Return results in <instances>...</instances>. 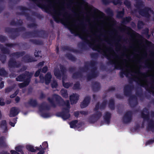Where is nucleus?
<instances>
[{
    "instance_id": "obj_1",
    "label": "nucleus",
    "mask_w": 154,
    "mask_h": 154,
    "mask_svg": "<svg viewBox=\"0 0 154 154\" xmlns=\"http://www.w3.org/2000/svg\"><path fill=\"white\" fill-rule=\"evenodd\" d=\"M73 10L77 18H94V19H106L104 14L94 8H89L87 4L83 2L79 3Z\"/></svg>"
},
{
    "instance_id": "obj_2",
    "label": "nucleus",
    "mask_w": 154,
    "mask_h": 154,
    "mask_svg": "<svg viewBox=\"0 0 154 154\" xmlns=\"http://www.w3.org/2000/svg\"><path fill=\"white\" fill-rule=\"evenodd\" d=\"M95 20V21H103V20H50V23L52 24L53 23V21H55L57 23H60L63 25L67 29L69 30L70 32L72 34H74L75 36H79V37L82 40H84L83 42L81 43L79 45L81 48L85 50H87V47L85 45L86 44L88 45L89 46L91 47L94 46L83 35L76 33V31L74 27V25L72 24L69 20Z\"/></svg>"
},
{
    "instance_id": "obj_3",
    "label": "nucleus",
    "mask_w": 154,
    "mask_h": 154,
    "mask_svg": "<svg viewBox=\"0 0 154 154\" xmlns=\"http://www.w3.org/2000/svg\"><path fill=\"white\" fill-rule=\"evenodd\" d=\"M53 97L55 99L59 106H66V107L63 108L61 112H57L56 114L57 116L61 117L64 120H66L69 118L70 117L69 113L70 106L69 101L66 100L64 101L60 96L56 94L53 95Z\"/></svg>"
},
{
    "instance_id": "obj_4",
    "label": "nucleus",
    "mask_w": 154,
    "mask_h": 154,
    "mask_svg": "<svg viewBox=\"0 0 154 154\" xmlns=\"http://www.w3.org/2000/svg\"><path fill=\"white\" fill-rule=\"evenodd\" d=\"M92 44L94 46H92L91 48H92L93 50L97 51L99 53L102 54L104 57H106L109 61L107 63L108 65H114V68L115 69H121V70L122 71L120 72L119 73L120 78H123L124 77V74L125 75L126 77H128V73L126 72L124 69H121V66L120 64L116 63L114 60H112V58H113V57L111 55L107 54L106 52H108L109 50H112V48H109L108 49H106L105 51H103L102 53L101 51H100V50H101L100 48H98L94 44Z\"/></svg>"
},
{
    "instance_id": "obj_5",
    "label": "nucleus",
    "mask_w": 154,
    "mask_h": 154,
    "mask_svg": "<svg viewBox=\"0 0 154 154\" xmlns=\"http://www.w3.org/2000/svg\"><path fill=\"white\" fill-rule=\"evenodd\" d=\"M48 36V32L45 30L41 29L34 30L31 32H27L24 33L23 37L24 38H26L29 37H40L46 38Z\"/></svg>"
},
{
    "instance_id": "obj_6",
    "label": "nucleus",
    "mask_w": 154,
    "mask_h": 154,
    "mask_svg": "<svg viewBox=\"0 0 154 154\" xmlns=\"http://www.w3.org/2000/svg\"><path fill=\"white\" fill-rule=\"evenodd\" d=\"M141 116L144 120L148 122L146 128L147 131H151L154 132V121L152 119L149 120V112L148 109L146 107L144 108L141 112Z\"/></svg>"
},
{
    "instance_id": "obj_7",
    "label": "nucleus",
    "mask_w": 154,
    "mask_h": 154,
    "mask_svg": "<svg viewBox=\"0 0 154 154\" xmlns=\"http://www.w3.org/2000/svg\"><path fill=\"white\" fill-rule=\"evenodd\" d=\"M26 30L24 27L22 26L16 28H11L9 27H6L5 29V32L11 33L9 37L12 39H15L20 34L19 32L25 31Z\"/></svg>"
},
{
    "instance_id": "obj_8",
    "label": "nucleus",
    "mask_w": 154,
    "mask_h": 154,
    "mask_svg": "<svg viewBox=\"0 0 154 154\" xmlns=\"http://www.w3.org/2000/svg\"><path fill=\"white\" fill-rule=\"evenodd\" d=\"M64 2H60L53 6V8L55 14L57 17L59 16L65 17L66 13L64 6Z\"/></svg>"
},
{
    "instance_id": "obj_9",
    "label": "nucleus",
    "mask_w": 154,
    "mask_h": 154,
    "mask_svg": "<svg viewBox=\"0 0 154 154\" xmlns=\"http://www.w3.org/2000/svg\"><path fill=\"white\" fill-rule=\"evenodd\" d=\"M32 74L29 72H26L25 73L20 74L16 78V80L17 82H24L27 78L32 77Z\"/></svg>"
},
{
    "instance_id": "obj_10",
    "label": "nucleus",
    "mask_w": 154,
    "mask_h": 154,
    "mask_svg": "<svg viewBox=\"0 0 154 154\" xmlns=\"http://www.w3.org/2000/svg\"><path fill=\"white\" fill-rule=\"evenodd\" d=\"M8 64L10 68H19L21 66V63L17 62L15 59L14 58H10Z\"/></svg>"
},
{
    "instance_id": "obj_11",
    "label": "nucleus",
    "mask_w": 154,
    "mask_h": 154,
    "mask_svg": "<svg viewBox=\"0 0 154 154\" xmlns=\"http://www.w3.org/2000/svg\"><path fill=\"white\" fill-rule=\"evenodd\" d=\"M139 14L142 16L148 17L149 15L153 14V11L149 8L145 7L139 11Z\"/></svg>"
},
{
    "instance_id": "obj_12",
    "label": "nucleus",
    "mask_w": 154,
    "mask_h": 154,
    "mask_svg": "<svg viewBox=\"0 0 154 154\" xmlns=\"http://www.w3.org/2000/svg\"><path fill=\"white\" fill-rule=\"evenodd\" d=\"M132 112L131 111L127 112L122 118V121L125 124L130 122L132 120Z\"/></svg>"
},
{
    "instance_id": "obj_13",
    "label": "nucleus",
    "mask_w": 154,
    "mask_h": 154,
    "mask_svg": "<svg viewBox=\"0 0 154 154\" xmlns=\"http://www.w3.org/2000/svg\"><path fill=\"white\" fill-rule=\"evenodd\" d=\"M24 104L26 108H28L29 106L35 107L38 105L37 100L32 98L30 99L27 102H25Z\"/></svg>"
},
{
    "instance_id": "obj_14",
    "label": "nucleus",
    "mask_w": 154,
    "mask_h": 154,
    "mask_svg": "<svg viewBox=\"0 0 154 154\" xmlns=\"http://www.w3.org/2000/svg\"><path fill=\"white\" fill-rule=\"evenodd\" d=\"M134 87L133 85H127L125 86L123 89L124 95L126 96H130L131 94V91Z\"/></svg>"
},
{
    "instance_id": "obj_15",
    "label": "nucleus",
    "mask_w": 154,
    "mask_h": 154,
    "mask_svg": "<svg viewBox=\"0 0 154 154\" xmlns=\"http://www.w3.org/2000/svg\"><path fill=\"white\" fill-rule=\"evenodd\" d=\"M107 103V100H103L102 103L100 104L99 102H97L95 105V108L94 109V111H97L99 109H100V110L104 109L106 107Z\"/></svg>"
},
{
    "instance_id": "obj_16",
    "label": "nucleus",
    "mask_w": 154,
    "mask_h": 154,
    "mask_svg": "<svg viewBox=\"0 0 154 154\" xmlns=\"http://www.w3.org/2000/svg\"><path fill=\"white\" fill-rule=\"evenodd\" d=\"M97 62L95 61H91L89 63V66H90L92 69L91 71V74H94L95 76H97V74L96 71L97 70V68L96 66Z\"/></svg>"
},
{
    "instance_id": "obj_17",
    "label": "nucleus",
    "mask_w": 154,
    "mask_h": 154,
    "mask_svg": "<svg viewBox=\"0 0 154 154\" xmlns=\"http://www.w3.org/2000/svg\"><path fill=\"white\" fill-rule=\"evenodd\" d=\"M91 100L90 97L88 96L85 97L83 101L81 103V107L82 108H84L87 106L90 103Z\"/></svg>"
},
{
    "instance_id": "obj_18",
    "label": "nucleus",
    "mask_w": 154,
    "mask_h": 154,
    "mask_svg": "<svg viewBox=\"0 0 154 154\" xmlns=\"http://www.w3.org/2000/svg\"><path fill=\"white\" fill-rule=\"evenodd\" d=\"M22 60L26 63H31L37 61L34 58L30 56L28 54H27L24 55L22 57Z\"/></svg>"
},
{
    "instance_id": "obj_19",
    "label": "nucleus",
    "mask_w": 154,
    "mask_h": 154,
    "mask_svg": "<svg viewBox=\"0 0 154 154\" xmlns=\"http://www.w3.org/2000/svg\"><path fill=\"white\" fill-rule=\"evenodd\" d=\"M79 95L76 94H73L70 96V100L71 104L76 103L79 99Z\"/></svg>"
},
{
    "instance_id": "obj_20",
    "label": "nucleus",
    "mask_w": 154,
    "mask_h": 154,
    "mask_svg": "<svg viewBox=\"0 0 154 154\" xmlns=\"http://www.w3.org/2000/svg\"><path fill=\"white\" fill-rule=\"evenodd\" d=\"M111 114L109 112H106L103 116V119L105 122L107 124H109L110 122Z\"/></svg>"
},
{
    "instance_id": "obj_21",
    "label": "nucleus",
    "mask_w": 154,
    "mask_h": 154,
    "mask_svg": "<svg viewBox=\"0 0 154 154\" xmlns=\"http://www.w3.org/2000/svg\"><path fill=\"white\" fill-rule=\"evenodd\" d=\"M143 87L145 88L146 90L149 93H152V94L154 95V91L152 90H154V87L152 85H151L149 88L148 87V85L145 86L144 85H141ZM151 102L154 105V99L152 100Z\"/></svg>"
},
{
    "instance_id": "obj_22",
    "label": "nucleus",
    "mask_w": 154,
    "mask_h": 154,
    "mask_svg": "<svg viewBox=\"0 0 154 154\" xmlns=\"http://www.w3.org/2000/svg\"><path fill=\"white\" fill-rule=\"evenodd\" d=\"M25 54L24 51H17L14 52L11 54L10 57H16L17 58H19L20 57L23 56Z\"/></svg>"
},
{
    "instance_id": "obj_23",
    "label": "nucleus",
    "mask_w": 154,
    "mask_h": 154,
    "mask_svg": "<svg viewBox=\"0 0 154 154\" xmlns=\"http://www.w3.org/2000/svg\"><path fill=\"white\" fill-rule=\"evenodd\" d=\"M91 88L94 92H95L97 91L100 89V84L98 82H95L92 84Z\"/></svg>"
},
{
    "instance_id": "obj_24",
    "label": "nucleus",
    "mask_w": 154,
    "mask_h": 154,
    "mask_svg": "<svg viewBox=\"0 0 154 154\" xmlns=\"http://www.w3.org/2000/svg\"><path fill=\"white\" fill-rule=\"evenodd\" d=\"M136 99V97L134 95H131L130 96L128 100L129 104L131 107H134L137 105V101L135 103H133L132 101L133 100Z\"/></svg>"
},
{
    "instance_id": "obj_25",
    "label": "nucleus",
    "mask_w": 154,
    "mask_h": 154,
    "mask_svg": "<svg viewBox=\"0 0 154 154\" xmlns=\"http://www.w3.org/2000/svg\"><path fill=\"white\" fill-rule=\"evenodd\" d=\"M30 77L27 78L25 81L23 82L20 83L19 85V87L20 88H22L24 87L27 86L29 84L30 82Z\"/></svg>"
},
{
    "instance_id": "obj_26",
    "label": "nucleus",
    "mask_w": 154,
    "mask_h": 154,
    "mask_svg": "<svg viewBox=\"0 0 154 154\" xmlns=\"http://www.w3.org/2000/svg\"><path fill=\"white\" fill-rule=\"evenodd\" d=\"M61 48L63 51H67L70 52H72L74 53H79V51L78 50L74 48H71L69 46H64L62 47Z\"/></svg>"
},
{
    "instance_id": "obj_27",
    "label": "nucleus",
    "mask_w": 154,
    "mask_h": 154,
    "mask_svg": "<svg viewBox=\"0 0 154 154\" xmlns=\"http://www.w3.org/2000/svg\"><path fill=\"white\" fill-rule=\"evenodd\" d=\"M19 113L17 109L15 107L11 108L10 110L9 116L11 117H14L17 116Z\"/></svg>"
},
{
    "instance_id": "obj_28",
    "label": "nucleus",
    "mask_w": 154,
    "mask_h": 154,
    "mask_svg": "<svg viewBox=\"0 0 154 154\" xmlns=\"http://www.w3.org/2000/svg\"><path fill=\"white\" fill-rule=\"evenodd\" d=\"M23 20H17L16 22L15 20H12L10 23V25L13 26H18L22 25L23 23Z\"/></svg>"
},
{
    "instance_id": "obj_29",
    "label": "nucleus",
    "mask_w": 154,
    "mask_h": 154,
    "mask_svg": "<svg viewBox=\"0 0 154 154\" xmlns=\"http://www.w3.org/2000/svg\"><path fill=\"white\" fill-rule=\"evenodd\" d=\"M52 78V76L51 75V73L48 72L45 75V84L46 85H48L51 82V79Z\"/></svg>"
},
{
    "instance_id": "obj_30",
    "label": "nucleus",
    "mask_w": 154,
    "mask_h": 154,
    "mask_svg": "<svg viewBox=\"0 0 154 154\" xmlns=\"http://www.w3.org/2000/svg\"><path fill=\"white\" fill-rule=\"evenodd\" d=\"M29 42H31L33 44L41 45L43 44V42L42 41L36 39H30Z\"/></svg>"
},
{
    "instance_id": "obj_31",
    "label": "nucleus",
    "mask_w": 154,
    "mask_h": 154,
    "mask_svg": "<svg viewBox=\"0 0 154 154\" xmlns=\"http://www.w3.org/2000/svg\"><path fill=\"white\" fill-rule=\"evenodd\" d=\"M83 74L80 71L75 72L73 73L72 77L74 79H77L79 78H82L83 77Z\"/></svg>"
},
{
    "instance_id": "obj_32",
    "label": "nucleus",
    "mask_w": 154,
    "mask_h": 154,
    "mask_svg": "<svg viewBox=\"0 0 154 154\" xmlns=\"http://www.w3.org/2000/svg\"><path fill=\"white\" fill-rule=\"evenodd\" d=\"M0 126L2 128H4V133H6L8 131L7 123L5 120H2L0 122Z\"/></svg>"
},
{
    "instance_id": "obj_33",
    "label": "nucleus",
    "mask_w": 154,
    "mask_h": 154,
    "mask_svg": "<svg viewBox=\"0 0 154 154\" xmlns=\"http://www.w3.org/2000/svg\"><path fill=\"white\" fill-rule=\"evenodd\" d=\"M54 75L57 78L60 79L62 76V74L59 69H55L54 70Z\"/></svg>"
},
{
    "instance_id": "obj_34",
    "label": "nucleus",
    "mask_w": 154,
    "mask_h": 154,
    "mask_svg": "<svg viewBox=\"0 0 154 154\" xmlns=\"http://www.w3.org/2000/svg\"><path fill=\"white\" fill-rule=\"evenodd\" d=\"M115 101L113 99H111L109 100L108 103L109 107L112 110L115 109Z\"/></svg>"
},
{
    "instance_id": "obj_35",
    "label": "nucleus",
    "mask_w": 154,
    "mask_h": 154,
    "mask_svg": "<svg viewBox=\"0 0 154 154\" xmlns=\"http://www.w3.org/2000/svg\"><path fill=\"white\" fill-rule=\"evenodd\" d=\"M33 22L28 24H27V27L30 29L34 28L36 29L37 27V24L34 22V21L36 20H30Z\"/></svg>"
},
{
    "instance_id": "obj_36",
    "label": "nucleus",
    "mask_w": 154,
    "mask_h": 154,
    "mask_svg": "<svg viewBox=\"0 0 154 154\" xmlns=\"http://www.w3.org/2000/svg\"><path fill=\"white\" fill-rule=\"evenodd\" d=\"M133 81H134L135 82H136L138 83L139 84H140V85L142 87L141 85H144L145 86H146V85H144L143 84H140L141 83L140 81L139 80V79L138 78H135L134 79L132 78H130L129 79V82L130 84H132V83L133 82Z\"/></svg>"
},
{
    "instance_id": "obj_37",
    "label": "nucleus",
    "mask_w": 154,
    "mask_h": 154,
    "mask_svg": "<svg viewBox=\"0 0 154 154\" xmlns=\"http://www.w3.org/2000/svg\"><path fill=\"white\" fill-rule=\"evenodd\" d=\"M65 57L69 60L72 61H75L76 60V58L73 55L69 53H67L65 55Z\"/></svg>"
},
{
    "instance_id": "obj_38",
    "label": "nucleus",
    "mask_w": 154,
    "mask_h": 154,
    "mask_svg": "<svg viewBox=\"0 0 154 154\" xmlns=\"http://www.w3.org/2000/svg\"><path fill=\"white\" fill-rule=\"evenodd\" d=\"M61 95L62 96L65 98H67L68 97V94L67 90L64 88L62 89L60 91Z\"/></svg>"
},
{
    "instance_id": "obj_39",
    "label": "nucleus",
    "mask_w": 154,
    "mask_h": 154,
    "mask_svg": "<svg viewBox=\"0 0 154 154\" xmlns=\"http://www.w3.org/2000/svg\"><path fill=\"white\" fill-rule=\"evenodd\" d=\"M95 111L96 112V113L92 115L94 117H95L98 120L102 116V113L100 111H98V110Z\"/></svg>"
},
{
    "instance_id": "obj_40",
    "label": "nucleus",
    "mask_w": 154,
    "mask_h": 154,
    "mask_svg": "<svg viewBox=\"0 0 154 154\" xmlns=\"http://www.w3.org/2000/svg\"><path fill=\"white\" fill-rule=\"evenodd\" d=\"M60 71L61 72L62 76H64L66 72V68L63 65L60 64Z\"/></svg>"
},
{
    "instance_id": "obj_41",
    "label": "nucleus",
    "mask_w": 154,
    "mask_h": 154,
    "mask_svg": "<svg viewBox=\"0 0 154 154\" xmlns=\"http://www.w3.org/2000/svg\"><path fill=\"white\" fill-rule=\"evenodd\" d=\"M15 151L20 152L21 154H23V147L21 145H19L15 147Z\"/></svg>"
},
{
    "instance_id": "obj_42",
    "label": "nucleus",
    "mask_w": 154,
    "mask_h": 154,
    "mask_svg": "<svg viewBox=\"0 0 154 154\" xmlns=\"http://www.w3.org/2000/svg\"><path fill=\"white\" fill-rule=\"evenodd\" d=\"M26 149L29 151L35 152L36 151V149L34 148V146L31 145H27L26 146Z\"/></svg>"
},
{
    "instance_id": "obj_43",
    "label": "nucleus",
    "mask_w": 154,
    "mask_h": 154,
    "mask_svg": "<svg viewBox=\"0 0 154 154\" xmlns=\"http://www.w3.org/2000/svg\"><path fill=\"white\" fill-rule=\"evenodd\" d=\"M47 100L51 104L52 107L54 108L56 107L57 105L54 102L53 98L49 97L48 98Z\"/></svg>"
},
{
    "instance_id": "obj_44",
    "label": "nucleus",
    "mask_w": 154,
    "mask_h": 154,
    "mask_svg": "<svg viewBox=\"0 0 154 154\" xmlns=\"http://www.w3.org/2000/svg\"><path fill=\"white\" fill-rule=\"evenodd\" d=\"M42 146L40 145L39 147H35V148L36 149V151H39L38 152L37 154H44L45 152V150L42 149Z\"/></svg>"
},
{
    "instance_id": "obj_45",
    "label": "nucleus",
    "mask_w": 154,
    "mask_h": 154,
    "mask_svg": "<svg viewBox=\"0 0 154 154\" xmlns=\"http://www.w3.org/2000/svg\"><path fill=\"white\" fill-rule=\"evenodd\" d=\"M8 73L4 68H2L0 69V76L6 77Z\"/></svg>"
},
{
    "instance_id": "obj_46",
    "label": "nucleus",
    "mask_w": 154,
    "mask_h": 154,
    "mask_svg": "<svg viewBox=\"0 0 154 154\" xmlns=\"http://www.w3.org/2000/svg\"><path fill=\"white\" fill-rule=\"evenodd\" d=\"M78 121L77 120H75L69 123L70 127L71 128H73L76 127V125L77 124Z\"/></svg>"
},
{
    "instance_id": "obj_47",
    "label": "nucleus",
    "mask_w": 154,
    "mask_h": 154,
    "mask_svg": "<svg viewBox=\"0 0 154 154\" xmlns=\"http://www.w3.org/2000/svg\"><path fill=\"white\" fill-rule=\"evenodd\" d=\"M6 144L4 141V137H0V147H6Z\"/></svg>"
},
{
    "instance_id": "obj_48",
    "label": "nucleus",
    "mask_w": 154,
    "mask_h": 154,
    "mask_svg": "<svg viewBox=\"0 0 154 154\" xmlns=\"http://www.w3.org/2000/svg\"><path fill=\"white\" fill-rule=\"evenodd\" d=\"M46 102H44L42 103L40 105H39L38 106L39 109L40 111L42 112V111L45 110Z\"/></svg>"
},
{
    "instance_id": "obj_49",
    "label": "nucleus",
    "mask_w": 154,
    "mask_h": 154,
    "mask_svg": "<svg viewBox=\"0 0 154 154\" xmlns=\"http://www.w3.org/2000/svg\"><path fill=\"white\" fill-rule=\"evenodd\" d=\"M97 77L94 74L89 73L87 75V79L88 81H90L92 79L95 78Z\"/></svg>"
},
{
    "instance_id": "obj_50",
    "label": "nucleus",
    "mask_w": 154,
    "mask_h": 154,
    "mask_svg": "<svg viewBox=\"0 0 154 154\" xmlns=\"http://www.w3.org/2000/svg\"><path fill=\"white\" fill-rule=\"evenodd\" d=\"M89 122L94 123L96 122L97 120L95 117H94L93 115H91L88 119Z\"/></svg>"
},
{
    "instance_id": "obj_51",
    "label": "nucleus",
    "mask_w": 154,
    "mask_h": 154,
    "mask_svg": "<svg viewBox=\"0 0 154 154\" xmlns=\"http://www.w3.org/2000/svg\"><path fill=\"white\" fill-rule=\"evenodd\" d=\"M6 59V56L5 54H0V61H1L2 63H4Z\"/></svg>"
},
{
    "instance_id": "obj_52",
    "label": "nucleus",
    "mask_w": 154,
    "mask_h": 154,
    "mask_svg": "<svg viewBox=\"0 0 154 154\" xmlns=\"http://www.w3.org/2000/svg\"><path fill=\"white\" fill-rule=\"evenodd\" d=\"M124 9L123 8L122 11H118L117 12V17L118 18H121L124 15Z\"/></svg>"
},
{
    "instance_id": "obj_53",
    "label": "nucleus",
    "mask_w": 154,
    "mask_h": 154,
    "mask_svg": "<svg viewBox=\"0 0 154 154\" xmlns=\"http://www.w3.org/2000/svg\"><path fill=\"white\" fill-rule=\"evenodd\" d=\"M62 84L63 87L66 88H68L70 86V84L69 83L65 82L63 78L62 79Z\"/></svg>"
},
{
    "instance_id": "obj_54",
    "label": "nucleus",
    "mask_w": 154,
    "mask_h": 154,
    "mask_svg": "<svg viewBox=\"0 0 154 154\" xmlns=\"http://www.w3.org/2000/svg\"><path fill=\"white\" fill-rule=\"evenodd\" d=\"M139 20L138 21V23L137 25V28L139 29H141L143 28V26L144 25L142 21H140Z\"/></svg>"
},
{
    "instance_id": "obj_55",
    "label": "nucleus",
    "mask_w": 154,
    "mask_h": 154,
    "mask_svg": "<svg viewBox=\"0 0 154 154\" xmlns=\"http://www.w3.org/2000/svg\"><path fill=\"white\" fill-rule=\"evenodd\" d=\"M1 51L4 54H9L10 53L9 49L5 47L3 48Z\"/></svg>"
},
{
    "instance_id": "obj_56",
    "label": "nucleus",
    "mask_w": 154,
    "mask_h": 154,
    "mask_svg": "<svg viewBox=\"0 0 154 154\" xmlns=\"http://www.w3.org/2000/svg\"><path fill=\"white\" fill-rule=\"evenodd\" d=\"M42 149L45 150L47 148H48V144L47 141L43 142L42 144Z\"/></svg>"
},
{
    "instance_id": "obj_57",
    "label": "nucleus",
    "mask_w": 154,
    "mask_h": 154,
    "mask_svg": "<svg viewBox=\"0 0 154 154\" xmlns=\"http://www.w3.org/2000/svg\"><path fill=\"white\" fill-rule=\"evenodd\" d=\"M7 40V37L2 35H0V42L2 43H4Z\"/></svg>"
},
{
    "instance_id": "obj_58",
    "label": "nucleus",
    "mask_w": 154,
    "mask_h": 154,
    "mask_svg": "<svg viewBox=\"0 0 154 154\" xmlns=\"http://www.w3.org/2000/svg\"><path fill=\"white\" fill-rule=\"evenodd\" d=\"M80 84L79 82H77L73 85V88L74 89H78L80 88Z\"/></svg>"
},
{
    "instance_id": "obj_59",
    "label": "nucleus",
    "mask_w": 154,
    "mask_h": 154,
    "mask_svg": "<svg viewBox=\"0 0 154 154\" xmlns=\"http://www.w3.org/2000/svg\"><path fill=\"white\" fill-rule=\"evenodd\" d=\"M122 0H114L112 2L114 5H120L122 3Z\"/></svg>"
},
{
    "instance_id": "obj_60",
    "label": "nucleus",
    "mask_w": 154,
    "mask_h": 154,
    "mask_svg": "<svg viewBox=\"0 0 154 154\" xmlns=\"http://www.w3.org/2000/svg\"><path fill=\"white\" fill-rule=\"evenodd\" d=\"M143 5V2L140 1H138L137 2L136 7L137 8H141L142 7Z\"/></svg>"
},
{
    "instance_id": "obj_61",
    "label": "nucleus",
    "mask_w": 154,
    "mask_h": 154,
    "mask_svg": "<svg viewBox=\"0 0 154 154\" xmlns=\"http://www.w3.org/2000/svg\"><path fill=\"white\" fill-rule=\"evenodd\" d=\"M17 118H14L13 119L12 121L14 122H9L10 125L12 127H14L15 125V124L16 123L17 121Z\"/></svg>"
},
{
    "instance_id": "obj_62",
    "label": "nucleus",
    "mask_w": 154,
    "mask_h": 154,
    "mask_svg": "<svg viewBox=\"0 0 154 154\" xmlns=\"http://www.w3.org/2000/svg\"><path fill=\"white\" fill-rule=\"evenodd\" d=\"M13 89V88L12 87H9L6 88L5 89V93H9Z\"/></svg>"
},
{
    "instance_id": "obj_63",
    "label": "nucleus",
    "mask_w": 154,
    "mask_h": 154,
    "mask_svg": "<svg viewBox=\"0 0 154 154\" xmlns=\"http://www.w3.org/2000/svg\"><path fill=\"white\" fill-rule=\"evenodd\" d=\"M51 87L53 88H57L58 86V84L56 81H54L51 84Z\"/></svg>"
},
{
    "instance_id": "obj_64",
    "label": "nucleus",
    "mask_w": 154,
    "mask_h": 154,
    "mask_svg": "<svg viewBox=\"0 0 154 154\" xmlns=\"http://www.w3.org/2000/svg\"><path fill=\"white\" fill-rule=\"evenodd\" d=\"M39 78L40 79V82L42 83H43L45 82V77L43 76V75L41 74L39 75Z\"/></svg>"
}]
</instances>
